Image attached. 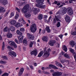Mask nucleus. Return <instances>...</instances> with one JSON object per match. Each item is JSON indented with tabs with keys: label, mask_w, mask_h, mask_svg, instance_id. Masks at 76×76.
Instances as JSON below:
<instances>
[{
	"label": "nucleus",
	"mask_w": 76,
	"mask_h": 76,
	"mask_svg": "<svg viewBox=\"0 0 76 76\" xmlns=\"http://www.w3.org/2000/svg\"><path fill=\"white\" fill-rule=\"evenodd\" d=\"M64 57H66V58H69V55H68L67 53H66L64 55Z\"/></svg>",
	"instance_id": "nucleus-40"
},
{
	"label": "nucleus",
	"mask_w": 76,
	"mask_h": 76,
	"mask_svg": "<svg viewBox=\"0 0 76 76\" xmlns=\"http://www.w3.org/2000/svg\"><path fill=\"white\" fill-rule=\"evenodd\" d=\"M67 9L65 7H64L62 10V12L63 14H66L67 12Z\"/></svg>",
	"instance_id": "nucleus-19"
},
{
	"label": "nucleus",
	"mask_w": 76,
	"mask_h": 76,
	"mask_svg": "<svg viewBox=\"0 0 76 76\" xmlns=\"http://www.w3.org/2000/svg\"><path fill=\"white\" fill-rule=\"evenodd\" d=\"M14 13L13 12H11L10 15V18H12V17H13V16H14Z\"/></svg>",
	"instance_id": "nucleus-47"
},
{
	"label": "nucleus",
	"mask_w": 76,
	"mask_h": 76,
	"mask_svg": "<svg viewBox=\"0 0 76 76\" xmlns=\"http://www.w3.org/2000/svg\"><path fill=\"white\" fill-rule=\"evenodd\" d=\"M27 36L28 38L31 40H33V39H34L35 38L34 36L31 35L29 33L27 34Z\"/></svg>",
	"instance_id": "nucleus-9"
},
{
	"label": "nucleus",
	"mask_w": 76,
	"mask_h": 76,
	"mask_svg": "<svg viewBox=\"0 0 76 76\" xmlns=\"http://www.w3.org/2000/svg\"><path fill=\"white\" fill-rule=\"evenodd\" d=\"M62 48L64 51H65V52H67V48L66 46L65 45L63 46Z\"/></svg>",
	"instance_id": "nucleus-26"
},
{
	"label": "nucleus",
	"mask_w": 76,
	"mask_h": 76,
	"mask_svg": "<svg viewBox=\"0 0 76 76\" xmlns=\"http://www.w3.org/2000/svg\"><path fill=\"white\" fill-rule=\"evenodd\" d=\"M42 34H45V30H43L42 31Z\"/></svg>",
	"instance_id": "nucleus-62"
},
{
	"label": "nucleus",
	"mask_w": 76,
	"mask_h": 76,
	"mask_svg": "<svg viewBox=\"0 0 76 76\" xmlns=\"http://www.w3.org/2000/svg\"><path fill=\"white\" fill-rule=\"evenodd\" d=\"M61 62L62 63H64V62H66V63H67L68 64H70V62L69 61L67 60L66 59H65L64 61H63V60H61Z\"/></svg>",
	"instance_id": "nucleus-16"
},
{
	"label": "nucleus",
	"mask_w": 76,
	"mask_h": 76,
	"mask_svg": "<svg viewBox=\"0 0 76 76\" xmlns=\"http://www.w3.org/2000/svg\"><path fill=\"white\" fill-rule=\"evenodd\" d=\"M34 66H37V64L36 63H34Z\"/></svg>",
	"instance_id": "nucleus-63"
},
{
	"label": "nucleus",
	"mask_w": 76,
	"mask_h": 76,
	"mask_svg": "<svg viewBox=\"0 0 76 76\" xmlns=\"http://www.w3.org/2000/svg\"><path fill=\"white\" fill-rule=\"evenodd\" d=\"M47 18H48L47 15H44V19H47Z\"/></svg>",
	"instance_id": "nucleus-60"
},
{
	"label": "nucleus",
	"mask_w": 76,
	"mask_h": 76,
	"mask_svg": "<svg viewBox=\"0 0 76 76\" xmlns=\"http://www.w3.org/2000/svg\"><path fill=\"white\" fill-rule=\"evenodd\" d=\"M74 55V57L75 59H76V53H75V54H73Z\"/></svg>",
	"instance_id": "nucleus-59"
},
{
	"label": "nucleus",
	"mask_w": 76,
	"mask_h": 76,
	"mask_svg": "<svg viewBox=\"0 0 76 76\" xmlns=\"http://www.w3.org/2000/svg\"><path fill=\"white\" fill-rule=\"evenodd\" d=\"M20 31L21 32H24L25 31V28H20Z\"/></svg>",
	"instance_id": "nucleus-43"
},
{
	"label": "nucleus",
	"mask_w": 76,
	"mask_h": 76,
	"mask_svg": "<svg viewBox=\"0 0 76 76\" xmlns=\"http://www.w3.org/2000/svg\"><path fill=\"white\" fill-rule=\"evenodd\" d=\"M45 29L46 31H47L48 32H50V29L49 27H46L45 28Z\"/></svg>",
	"instance_id": "nucleus-36"
},
{
	"label": "nucleus",
	"mask_w": 76,
	"mask_h": 76,
	"mask_svg": "<svg viewBox=\"0 0 76 76\" xmlns=\"http://www.w3.org/2000/svg\"><path fill=\"white\" fill-rule=\"evenodd\" d=\"M50 73H53L54 72V70H53L51 69V70H50Z\"/></svg>",
	"instance_id": "nucleus-64"
},
{
	"label": "nucleus",
	"mask_w": 76,
	"mask_h": 76,
	"mask_svg": "<svg viewBox=\"0 0 76 76\" xmlns=\"http://www.w3.org/2000/svg\"><path fill=\"white\" fill-rule=\"evenodd\" d=\"M48 68H49L48 67H47L46 68L44 67H42V70H46V69H48Z\"/></svg>",
	"instance_id": "nucleus-49"
},
{
	"label": "nucleus",
	"mask_w": 76,
	"mask_h": 76,
	"mask_svg": "<svg viewBox=\"0 0 76 76\" xmlns=\"http://www.w3.org/2000/svg\"><path fill=\"white\" fill-rule=\"evenodd\" d=\"M54 3L56 4L57 6H59V5H60V2L57 1H54Z\"/></svg>",
	"instance_id": "nucleus-31"
},
{
	"label": "nucleus",
	"mask_w": 76,
	"mask_h": 76,
	"mask_svg": "<svg viewBox=\"0 0 76 76\" xmlns=\"http://www.w3.org/2000/svg\"><path fill=\"white\" fill-rule=\"evenodd\" d=\"M56 65L58 66V67H63V66L61 65V64L60 63H59V62L58 61H56L55 63Z\"/></svg>",
	"instance_id": "nucleus-22"
},
{
	"label": "nucleus",
	"mask_w": 76,
	"mask_h": 76,
	"mask_svg": "<svg viewBox=\"0 0 76 76\" xmlns=\"http://www.w3.org/2000/svg\"><path fill=\"white\" fill-rule=\"evenodd\" d=\"M10 31L12 32H14V31H15V27L12 26H10Z\"/></svg>",
	"instance_id": "nucleus-23"
},
{
	"label": "nucleus",
	"mask_w": 76,
	"mask_h": 76,
	"mask_svg": "<svg viewBox=\"0 0 76 76\" xmlns=\"http://www.w3.org/2000/svg\"><path fill=\"white\" fill-rule=\"evenodd\" d=\"M55 18L57 21H60V20L58 19V18H60V17H58V16H57V17H55Z\"/></svg>",
	"instance_id": "nucleus-46"
},
{
	"label": "nucleus",
	"mask_w": 76,
	"mask_h": 76,
	"mask_svg": "<svg viewBox=\"0 0 76 76\" xmlns=\"http://www.w3.org/2000/svg\"><path fill=\"white\" fill-rule=\"evenodd\" d=\"M34 44V42H31L29 44V47L30 48L32 47L33 45Z\"/></svg>",
	"instance_id": "nucleus-39"
},
{
	"label": "nucleus",
	"mask_w": 76,
	"mask_h": 76,
	"mask_svg": "<svg viewBox=\"0 0 76 76\" xmlns=\"http://www.w3.org/2000/svg\"><path fill=\"white\" fill-rule=\"evenodd\" d=\"M15 42L17 43V44H20V42H18V40L16 39H15Z\"/></svg>",
	"instance_id": "nucleus-52"
},
{
	"label": "nucleus",
	"mask_w": 76,
	"mask_h": 76,
	"mask_svg": "<svg viewBox=\"0 0 76 76\" xmlns=\"http://www.w3.org/2000/svg\"><path fill=\"white\" fill-rule=\"evenodd\" d=\"M30 30L33 33H35L37 31V25L35 24H32L30 27Z\"/></svg>",
	"instance_id": "nucleus-3"
},
{
	"label": "nucleus",
	"mask_w": 76,
	"mask_h": 76,
	"mask_svg": "<svg viewBox=\"0 0 76 76\" xmlns=\"http://www.w3.org/2000/svg\"><path fill=\"white\" fill-rule=\"evenodd\" d=\"M31 55H34L35 56H37V51L36 50H33L31 51Z\"/></svg>",
	"instance_id": "nucleus-21"
},
{
	"label": "nucleus",
	"mask_w": 76,
	"mask_h": 76,
	"mask_svg": "<svg viewBox=\"0 0 76 76\" xmlns=\"http://www.w3.org/2000/svg\"><path fill=\"white\" fill-rule=\"evenodd\" d=\"M8 27H6L5 28H4V29H3V31L4 32H7L8 31Z\"/></svg>",
	"instance_id": "nucleus-33"
},
{
	"label": "nucleus",
	"mask_w": 76,
	"mask_h": 76,
	"mask_svg": "<svg viewBox=\"0 0 76 76\" xmlns=\"http://www.w3.org/2000/svg\"><path fill=\"white\" fill-rule=\"evenodd\" d=\"M24 71V69L23 68H22L20 69L19 73H18V75L19 76H20L22 75V74Z\"/></svg>",
	"instance_id": "nucleus-13"
},
{
	"label": "nucleus",
	"mask_w": 76,
	"mask_h": 76,
	"mask_svg": "<svg viewBox=\"0 0 76 76\" xmlns=\"http://www.w3.org/2000/svg\"><path fill=\"white\" fill-rule=\"evenodd\" d=\"M12 36L13 35L10 32H8L7 34V38H12Z\"/></svg>",
	"instance_id": "nucleus-18"
},
{
	"label": "nucleus",
	"mask_w": 76,
	"mask_h": 76,
	"mask_svg": "<svg viewBox=\"0 0 76 76\" xmlns=\"http://www.w3.org/2000/svg\"><path fill=\"white\" fill-rule=\"evenodd\" d=\"M56 46L57 47H59L60 45L58 43H57L56 44Z\"/></svg>",
	"instance_id": "nucleus-56"
},
{
	"label": "nucleus",
	"mask_w": 76,
	"mask_h": 76,
	"mask_svg": "<svg viewBox=\"0 0 76 76\" xmlns=\"http://www.w3.org/2000/svg\"><path fill=\"white\" fill-rule=\"evenodd\" d=\"M1 58H2L3 59H4L5 60H7V57L5 56H2Z\"/></svg>",
	"instance_id": "nucleus-45"
},
{
	"label": "nucleus",
	"mask_w": 76,
	"mask_h": 76,
	"mask_svg": "<svg viewBox=\"0 0 76 76\" xmlns=\"http://www.w3.org/2000/svg\"><path fill=\"white\" fill-rule=\"evenodd\" d=\"M23 39V36L21 35L19 36L18 37V39L20 42H22V40Z\"/></svg>",
	"instance_id": "nucleus-11"
},
{
	"label": "nucleus",
	"mask_w": 76,
	"mask_h": 76,
	"mask_svg": "<svg viewBox=\"0 0 76 76\" xmlns=\"http://www.w3.org/2000/svg\"><path fill=\"white\" fill-rule=\"evenodd\" d=\"M56 42L55 40H50L48 42L49 45H50V46H54V44Z\"/></svg>",
	"instance_id": "nucleus-10"
},
{
	"label": "nucleus",
	"mask_w": 76,
	"mask_h": 76,
	"mask_svg": "<svg viewBox=\"0 0 76 76\" xmlns=\"http://www.w3.org/2000/svg\"><path fill=\"white\" fill-rule=\"evenodd\" d=\"M75 31H74L73 32L71 33V34L72 35H76V27L75 28Z\"/></svg>",
	"instance_id": "nucleus-41"
},
{
	"label": "nucleus",
	"mask_w": 76,
	"mask_h": 76,
	"mask_svg": "<svg viewBox=\"0 0 76 76\" xmlns=\"http://www.w3.org/2000/svg\"><path fill=\"white\" fill-rule=\"evenodd\" d=\"M6 12V10L4 8L0 6V13H3V12Z\"/></svg>",
	"instance_id": "nucleus-17"
},
{
	"label": "nucleus",
	"mask_w": 76,
	"mask_h": 76,
	"mask_svg": "<svg viewBox=\"0 0 76 76\" xmlns=\"http://www.w3.org/2000/svg\"><path fill=\"white\" fill-rule=\"evenodd\" d=\"M65 19L66 22H69L70 21V18L69 16L67 15H66L65 16Z\"/></svg>",
	"instance_id": "nucleus-14"
},
{
	"label": "nucleus",
	"mask_w": 76,
	"mask_h": 76,
	"mask_svg": "<svg viewBox=\"0 0 76 76\" xmlns=\"http://www.w3.org/2000/svg\"><path fill=\"white\" fill-rule=\"evenodd\" d=\"M42 39L43 41L47 42L48 41V37L44 36L42 37Z\"/></svg>",
	"instance_id": "nucleus-24"
},
{
	"label": "nucleus",
	"mask_w": 76,
	"mask_h": 76,
	"mask_svg": "<svg viewBox=\"0 0 76 76\" xmlns=\"http://www.w3.org/2000/svg\"><path fill=\"white\" fill-rule=\"evenodd\" d=\"M53 69H58V68H57L56 66H55L53 65Z\"/></svg>",
	"instance_id": "nucleus-54"
},
{
	"label": "nucleus",
	"mask_w": 76,
	"mask_h": 76,
	"mask_svg": "<svg viewBox=\"0 0 76 76\" xmlns=\"http://www.w3.org/2000/svg\"><path fill=\"white\" fill-rule=\"evenodd\" d=\"M23 42L25 45H27L28 42L27 41H26V40L25 39H24L23 41Z\"/></svg>",
	"instance_id": "nucleus-32"
},
{
	"label": "nucleus",
	"mask_w": 76,
	"mask_h": 76,
	"mask_svg": "<svg viewBox=\"0 0 76 76\" xmlns=\"http://www.w3.org/2000/svg\"><path fill=\"white\" fill-rule=\"evenodd\" d=\"M14 26H15L16 28H19L20 25V23H17Z\"/></svg>",
	"instance_id": "nucleus-35"
},
{
	"label": "nucleus",
	"mask_w": 76,
	"mask_h": 76,
	"mask_svg": "<svg viewBox=\"0 0 76 76\" xmlns=\"http://www.w3.org/2000/svg\"><path fill=\"white\" fill-rule=\"evenodd\" d=\"M30 67L31 68V69H34V67H33V66L32 65H30Z\"/></svg>",
	"instance_id": "nucleus-61"
},
{
	"label": "nucleus",
	"mask_w": 76,
	"mask_h": 76,
	"mask_svg": "<svg viewBox=\"0 0 76 76\" xmlns=\"http://www.w3.org/2000/svg\"><path fill=\"white\" fill-rule=\"evenodd\" d=\"M62 75V73L58 72H54L52 74L53 76H60Z\"/></svg>",
	"instance_id": "nucleus-8"
},
{
	"label": "nucleus",
	"mask_w": 76,
	"mask_h": 76,
	"mask_svg": "<svg viewBox=\"0 0 76 76\" xmlns=\"http://www.w3.org/2000/svg\"><path fill=\"white\" fill-rule=\"evenodd\" d=\"M16 33L18 35H22V33L18 30H17Z\"/></svg>",
	"instance_id": "nucleus-34"
},
{
	"label": "nucleus",
	"mask_w": 76,
	"mask_h": 76,
	"mask_svg": "<svg viewBox=\"0 0 76 76\" xmlns=\"http://www.w3.org/2000/svg\"><path fill=\"white\" fill-rule=\"evenodd\" d=\"M67 13L69 15H72L73 14V12L72 8L69 7L67 8Z\"/></svg>",
	"instance_id": "nucleus-6"
},
{
	"label": "nucleus",
	"mask_w": 76,
	"mask_h": 76,
	"mask_svg": "<svg viewBox=\"0 0 76 76\" xmlns=\"http://www.w3.org/2000/svg\"><path fill=\"white\" fill-rule=\"evenodd\" d=\"M8 43L10 44V45L13 46L15 48H17V45L14 42H12V41L9 40L8 42Z\"/></svg>",
	"instance_id": "nucleus-7"
},
{
	"label": "nucleus",
	"mask_w": 76,
	"mask_h": 76,
	"mask_svg": "<svg viewBox=\"0 0 76 76\" xmlns=\"http://www.w3.org/2000/svg\"><path fill=\"white\" fill-rule=\"evenodd\" d=\"M69 44L72 47H73L74 45H75V42L73 41H70L69 42Z\"/></svg>",
	"instance_id": "nucleus-25"
},
{
	"label": "nucleus",
	"mask_w": 76,
	"mask_h": 76,
	"mask_svg": "<svg viewBox=\"0 0 76 76\" xmlns=\"http://www.w3.org/2000/svg\"><path fill=\"white\" fill-rule=\"evenodd\" d=\"M9 13V11H8L5 14V16H7V15H8Z\"/></svg>",
	"instance_id": "nucleus-57"
},
{
	"label": "nucleus",
	"mask_w": 76,
	"mask_h": 76,
	"mask_svg": "<svg viewBox=\"0 0 76 76\" xmlns=\"http://www.w3.org/2000/svg\"><path fill=\"white\" fill-rule=\"evenodd\" d=\"M51 51V49L50 48H49L48 49V51H47L46 52H45L43 55V56L44 57H49V56H50V53L49 52H50Z\"/></svg>",
	"instance_id": "nucleus-4"
},
{
	"label": "nucleus",
	"mask_w": 76,
	"mask_h": 76,
	"mask_svg": "<svg viewBox=\"0 0 76 76\" xmlns=\"http://www.w3.org/2000/svg\"><path fill=\"white\" fill-rule=\"evenodd\" d=\"M8 48L10 49V50H14V48H12V47L10 46H8Z\"/></svg>",
	"instance_id": "nucleus-51"
},
{
	"label": "nucleus",
	"mask_w": 76,
	"mask_h": 76,
	"mask_svg": "<svg viewBox=\"0 0 76 76\" xmlns=\"http://www.w3.org/2000/svg\"><path fill=\"white\" fill-rule=\"evenodd\" d=\"M15 9L16 10H17L18 12H20V10L19 9V8L16 7L15 8Z\"/></svg>",
	"instance_id": "nucleus-55"
},
{
	"label": "nucleus",
	"mask_w": 76,
	"mask_h": 76,
	"mask_svg": "<svg viewBox=\"0 0 76 76\" xmlns=\"http://www.w3.org/2000/svg\"><path fill=\"white\" fill-rule=\"evenodd\" d=\"M10 24L13 26H15L16 24V21L14 20H12L10 21Z\"/></svg>",
	"instance_id": "nucleus-12"
},
{
	"label": "nucleus",
	"mask_w": 76,
	"mask_h": 76,
	"mask_svg": "<svg viewBox=\"0 0 76 76\" xmlns=\"http://www.w3.org/2000/svg\"><path fill=\"white\" fill-rule=\"evenodd\" d=\"M24 24H26V22L24 20H23L22 22L21 23V24L20 25V26H22L23 25H24Z\"/></svg>",
	"instance_id": "nucleus-29"
},
{
	"label": "nucleus",
	"mask_w": 76,
	"mask_h": 76,
	"mask_svg": "<svg viewBox=\"0 0 76 76\" xmlns=\"http://www.w3.org/2000/svg\"><path fill=\"white\" fill-rule=\"evenodd\" d=\"M43 18V15L41 14H39L38 16V19H39L40 20H41V19H42Z\"/></svg>",
	"instance_id": "nucleus-27"
},
{
	"label": "nucleus",
	"mask_w": 76,
	"mask_h": 76,
	"mask_svg": "<svg viewBox=\"0 0 76 76\" xmlns=\"http://www.w3.org/2000/svg\"><path fill=\"white\" fill-rule=\"evenodd\" d=\"M9 51L10 52L8 53L9 55L12 56H12H13L14 57H16L17 55L16 54V53H15V52L12 51L10 50H9Z\"/></svg>",
	"instance_id": "nucleus-5"
},
{
	"label": "nucleus",
	"mask_w": 76,
	"mask_h": 76,
	"mask_svg": "<svg viewBox=\"0 0 76 76\" xmlns=\"http://www.w3.org/2000/svg\"><path fill=\"white\" fill-rule=\"evenodd\" d=\"M69 51L73 54H75V50H74V49H72L71 48H69Z\"/></svg>",
	"instance_id": "nucleus-28"
},
{
	"label": "nucleus",
	"mask_w": 76,
	"mask_h": 76,
	"mask_svg": "<svg viewBox=\"0 0 76 76\" xmlns=\"http://www.w3.org/2000/svg\"><path fill=\"white\" fill-rule=\"evenodd\" d=\"M63 2H60V3L62 4V5H61L59 7V8H60V7H62L63 6V5H64L65 4V3H68V2L67 1H66V0H64L63 1Z\"/></svg>",
	"instance_id": "nucleus-20"
},
{
	"label": "nucleus",
	"mask_w": 76,
	"mask_h": 76,
	"mask_svg": "<svg viewBox=\"0 0 76 76\" xmlns=\"http://www.w3.org/2000/svg\"><path fill=\"white\" fill-rule=\"evenodd\" d=\"M59 37H60V38L61 39L62 38H63V35L62 34H61L60 35H59Z\"/></svg>",
	"instance_id": "nucleus-58"
},
{
	"label": "nucleus",
	"mask_w": 76,
	"mask_h": 76,
	"mask_svg": "<svg viewBox=\"0 0 76 76\" xmlns=\"http://www.w3.org/2000/svg\"><path fill=\"white\" fill-rule=\"evenodd\" d=\"M22 2H21V1L18 2L17 3L18 5L19 6H22Z\"/></svg>",
	"instance_id": "nucleus-42"
},
{
	"label": "nucleus",
	"mask_w": 76,
	"mask_h": 76,
	"mask_svg": "<svg viewBox=\"0 0 76 76\" xmlns=\"http://www.w3.org/2000/svg\"><path fill=\"white\" fill-rule=\"evenodd\" d=\"M6 63L7 62L6 61H3L2 60H0V63H1V64H6Z\"/></svg>",
	"instance_id": "nucleus-37"
},
{
	"label": "nucleus",
	"mask_w": 76,
	"mask_h": 76,
	"mask_svg": "<svg viewBox=\"0 0 76 76\" xmlns=\"http://www.w3.org/2000/svg\"><path fill=\"white\" fill-rule=\"evenodd\" d=\"M44 53L43 51H41L40 53H39V55L38 56V57H41L42 55H43Z\"/></svg>",
	"instance_id": "nucleus-30"
},
{
	"label": "nucleus",
	"mask_w": 76,
	"mask_h": 76,
	"mask_svg": "<svg viewBox=\"0 0 76 76\" xmlns=\"http://www.w3.org/2000/svg\"><path fill=\"white\" fill-rule=\"evenodd\" d=\"M5 45H4V42H3V44H2V49L3 50H4V47Z\"/></svg>",
	"instance_id": "nucleus-44"
},
{
	"label": "nucleus",
	"mask_w": 76,
	"mask_h": 76,
	"mask_svg": "<svg viewBox=\"0 0 76 76\" xmlns=\"http://www.w3.org/2000/svg\"><path fill=\"white\" fill-rule=\"evenodd\" d=\"M56 26L57 27H60V22H58L57 23Z\"/></svg>",
	"instance_id": "nucleus-48"
},
{
	"label": "nucleus",
	"mask_w": 76,
	"mask_h": 76,
	"mask_svg": "<svg viewBox=\"0 0 76 76\" xmlns=\"http://www.w3.org/2000/svg\"><path fill=\"white\" fill-rule=\"evenodd\" d=\"M0 2L1 3H3L4 5H6L7 4V1L6 0H1Z\"/></svg>",
	"instance_id": "nucleus-15"
},
{
	"label": "nucleus",
	"mask_w": 76,
	"mask_h": 76,
	"mask_svg": "<svg viewBox=\"0 0 76 76\" xmlns=\"http://www.w3.org/2000/svg\"><path fill=\"white\" fill-rule=\"evenodd\" d=\"M54 65L52 64H50L49 66V69H51V68H53V66Z\"/></svg>",
	"instance_id": "nucleus-50"
},
{
	"label": "nucleus",
	"mask_w": 76,
	"mask_h": 76,
	"mask_svg": "<svg viewBox=\"0 0 76 76\" xmlns=\"http://www.w3.org/2000/svg\"><path fill=\"white\" fill-rule=\"evenodd\" d=\"M44 1V0H37L36 2L37 4L36 5V6L38 7L44 9L45 7V5H42V4H43V2Z\"/></svg>",
	"instance_id": "nucleus-2"
},
{
	"label": "nucleus",
	"mask_w": 76,
	"mask_h": 76,
	"mask_svg": "<svg viewBox=\"0 0 76 76\" xmlns=\"http://www.w3.org/2000/svg\"><path fill=\"white\" fill-rule=\"evenodd\" d=\"M19 14H18V13H16L15 16L14 17L15 19H18V18H19Z\"/></svg>",
	"instance_id": "nucleus-38"
},
{
	"label": "nucleus",
	"mask_w": 76,
	"mask_h": 76,
	"mask_svg": "<svg viewBox=\"0 0 76 76\" xmlns=\"http://www.w3.org/2000/svg\"><path fill=\"white\" fill-rule=\"evenodd\" d=\"M29 5L28 4L26 5L23 7L22 10L23 12H24V13H25L24 15L25 17L28 18H30L31 17V14L28 12L27 11V10H28L29 9Z\"/></svg>",
	"instance_id": "nucleus-1"
},
{
	"label": "nucleus",
	"mask_w": 76,
	"mask_h": 76,
	"mask_svg": "<svg viewBox=\"0 0 76 76\" xmlns=\"http://www.w3.org/2000/svg\"><path fill=\"white\" fill-rule=\"evenodd\" d=\"M23 20V18H21L19 19L18 22H22V21Z\"/></svg>",
	"instance_id": "nucleus-53"
}]
</instances>
